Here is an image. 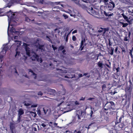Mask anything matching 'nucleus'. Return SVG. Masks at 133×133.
Instances as JSON below:
<instances>
[{"instance_id":"1","label":"nucleus","mask_w":133,"mask_h":133,"mask_svg":"<svg viewBox=\"0 0 133 133\" xmlns=\"http://www.w3.org/2000/svg\"><path fill=\"white\" fill-rule=\"evenodd\" d=\"M61 60L60 61H56L53 60L54 62L56 63V66L57 67L59 66L61 68L63 67V65H73L75 64V59H60Z\"/></svg>"},{"instance_id":"2","label":"nucleus","mask_w":133,"mask_h":133,"mask_svg":"<svg viewBox=\"0 0 133 133\" xmlns=\"http://www.w3.org/2000/svg\"><path fill=\"white\" fill-rule=\"evenodd\" d=\"M104 106V108L102 109L101 111L103 112L104 113H105L107 115L108 113V111H111L115 109V106L114 103L112 101L107 102Z\"/></svg>"},{"instance_id":"3","label":"nucleus","mask_w":133,"mask_h":133,"mask_svg":"<svg viewBox=\"0 0 133 133\" xmlns=\"http://www.w3.org/2000/svg\"><path fill=\"white\" fill-rule=\"evenodd\" d=\"M117 11L119 12L121 11V15H122L123 17L124 18L126 21L129 23V24H132V21L133 20V15H130L129 17H128L124 14L123 13V11L119 9H118L117 10Z\"/></svg>"},{"instance_id":"4","label":"nucleus","mask_w":133,"mask_h":133,"mask_svg":"<svg viewBox=\"0 0 133 133\" xmlns=\"http://www.w3.org/2000/svg\"><path fill=\"white\" fill-rule=\"evenodd\" d=\"M87 40V38L85 36L84 37L83 36L81 37V41L80 46L81 50H83L84 47L87 44L85 42Z\"/></svg>"},{"instance_id":"5","label":"nucleus","mask_w":133,"mask_h":133,"mask_svg":"<svg viewBox=\"0 0 133 133\" xmlns=\"http://www.w3.org/2000/svg\"><path fill=\"white\" fill-rule=\"evenodd\" d=\"M87 11L89 13L93 16H95L96 15H99V13L98 11H95L93 10V8L91 7L87 8Z\"/></svg>"},{"instance_id":"6","label":"nucleus","mask_w":133,"mask_h":133,"mask_svg":"<svg viewBox=\"0 0 133 133\" xmlns=\"http://www.w3.org/2000/svg\"><path fill=\"white\" fill-rule=\"evenodd\" d=\"M9 49V47L8 46L5 45L4 46L2 51L0 52V58H3L5 56L6 52Z\"/></svg>"},{"instance_id":"7","label":"nucleus","mask_w":133,"mask_h":133,"mask_svg":"<svg viewBox=\"0 0 133 133\" xmlns=\"http://www.w3.org/2000/svg\"><path fill=\"white\" fill-rule=\"evenodd\" d=\"M108 41L109 43L108 45L107 44L108 49V52L111 55H112L113 54L114 49L113 48L110 47L112 45V43L111 42L110 39H109Z\"/></svg>"},{"instance_id":"8","label":"nucleus","mask_w":133,"mask_h":133,"mask_svg":"<svg viewBox=\"0 0 133 133\" xmlns=\"http://www.w3.org/2000/svg\"><path fill=\"white\" fill-rule=\"evenodd\" d=\"M117 16L118 17V20L120 21L119 22V23H121L122 24V27L123 28L125 27H126L127 26H128V23H123L124 20H122V19H120L122 17L121 16H120V15H121V12H120V13H119L118 11H117Z\"/></svg>"},{"instance_id":"9","label":"nucleus","mask_w":133,"mask_h":133,"mask_svg":"<svg viewBox=\"0 0 133 133\" xmlns=\"http://www.w3.org/2000/svg\"><path fill=\"white\" fill-rule=\"evenodd\" d=\"M117 45H118V46H117V50H118V52L119 53L122 52V54L125 53L126 52V50L125 48L123 46L120 45H119L118 44H117Z\"/></svg>"},{"instance_id":"10","label":"nucleus","mask_w":133,"mask_h":133,"mask_svg":"<svg viewBox=\"0 0 133 133\" xmlns=\"http://www.w3.org/2000/svg\"><path fill=\"white\" fill-rule=\"evenodd\" d=\"M44 92L45 93H47L50 95H54L56 93V91L54 89L48 88L45 89Z\"/></svg>"},{"instance_id":"11","label":"nucleus","mask_w":133,"mask_h":133,"mask_svg":"<svg viewBox=\"0 0 133 133\" xmlns=\"http://www.w3.org/2000/svg\"><path fill=\"white\" fill-rule=\"evenodd\" d=\"M106 7L108 9V10L111 11L112 10L115 6V4L113 2H109V3H108L106 4Z\"/></svg>"},{"instance_id":"12","label":"nucleus","mask_w":133,"mask_h":133,"mask_svg":"<svg viewBox=\"0 0 133 133\" xmlns=\"http://www.w3.org/2000/svg\"><path fill=\"white\" fill-rule=\"evenodd\" d=\"M43 65L44 68H48L49 66L50 67V69H53L55 68V66L51 63L49 64L46 62H44L43 63Z\"/></svg>"},{"instance_id":"13","label":"nucleus","mask_w":133,"mask_h":133,"mask_svg":"<svg viewBox=\"0 0 133 133\" xmlns=\"http://www.w3.org/2000/svg\"><path fill=\"white\" fill-rule=\"evenodd\" d=\"M16 126L15 123L12 122L10 123V128L11 133H14V130Z\"/></svg>"},{"instance_id":"14","label":"nucleus","mask_w":133,"mask_h":133,"mask_svg":"<svg viewBox=\"0 0 133 133\" xmlns=\"http://www.w3.org/2000/svg\"><path fill=\"white\" fill-rule=\"evenodd\" d=\"M62 77L65 78H72L75 77V74H67L66 76L63 75H60Z\"/></svg>"},{"instance_id":"15","label":"nucleus","mask_w":133,"mask_h":133,"mask_svg":"<svg viewBox=\"0 0 133 133\" xmlns=\"http://www.w3.org/2000/svg\"><path fill=\"white\" fill-rule=\"evenodd\" d=\"M100 10L102 14H104L105 16H111L113 15V14L107 13L104 9H102L101 8H100Z\"/></svg>"},{"instance_id":"16","label":"nucleus","mask_w":133,"mask_h":133,"mask_svg":"<svg viewBox=\"0 0 133 133\" xmlns=\"http://www.w3.org/2000/svg\"><path fill=\"white\" fill-rule=\"evenodd\" d=\"M130 35L131 32L130 31H129L128 34L127 33L125 34V36L124 38V41H129Z\"/></svg>"},{"instance_id":"17","label":"nucleus","mask_w":133,"mask_h":133,"mask_svg":"<svg viewBox=\"0 0 133 133\" xmlns=\"http://www.w3.org/2000/svg\"><path fill=\"white\" fill-rule=\"evenodd\" d=\"M36 111L38 115L40 117H42L44 115V114L43 111L42 109L41 110L37 109Z\"/></svg>"},{"instance_id":"18","label":"nucleus","mask_w":133,"mask_h":133,"mask_svg":"<svg viewBox=\"0 0 133 133\" xmlns=\"http://www.w3.org/2000/svg\"><path fill=\"white\" fill-rule=\"evenodd\" d=\"M118 127L120 128L121 129L124 130L126 128L125 125L123 123H120L118 125Z\"/></svg>"},{"instance_id":"19","label":"nucleus","mask_w":133,"mask_h":133,"mask_svg":"<svg viewBox=\"0 0 133 133\" xmlns=\"http://www.w3.org/2000/svg\"><path fill=\"white\" fill-rule=\"evenodd\" d=\"M18 111V115L21 116V115H23L24 114V110L22 108H20Z\"/></svg>"},{"instance_id":"20","label":"nucleus","mask_w":133,"mask_h":133,"mask_svg":"<svg viewBox=\"0 0 133 133\" xmlns=\"http://www.w3.org/2000/svg\"><path fill=\"white\" fill-rule=\"evenodd\" d=\"M12 12L11 10H10L8 12H7L6 14V15L9 18H12Z\"/></svg>"},{"instance_id":"21","label":"nucleus","mask_w":133,"mask_h":133,"mask_svg":"<svg viewBox=\"0 0 133 133\" xmlns=\"http://www.w3.org/2000/svg\"><path fill=\"white\" fill-rule=\"evenodd\" d=\"M41 126L44 128L45 129H46L47 130L49 128L48 127L49 126V124H46L45 123H43L41 124Z\"/></svg>"},{"instance_id":"22","label":"nucleus","mask_w":133,"mask_h":133,"mask_svg":"<svg viewBox=\"0 0 133 133\" xmlns=\"http://www.w3.org/2000/svg\"><path fill=\"white\" fill-rule=\"evenodd\" d=\"M44 46V45H40L39 43H38L37 45H36V47L38 48V49L42 50Z\"/></svg>"},{"instance_id":"23","label":"nucleus","mask_w":133,"mask_h":133,"mask_svg":"<svg viewBox=\"0 0 133 133\" xmlns=\"http://www.w3.org/2000/svg\"><path fill=\"white\" fill-rule=\"evenodd\" d=\"M25 50L26 52V54L28 56H30V51L28 47H26L25 48Z\"/></svg>"},{"instance_id":"24","label":"nucleus","mask_w":133,"mask_h":133,"mask_svg":"<svg viewBox=\"0 0 133 133\" xmlns=\"http://www.w3.org/2000/svg\"><path fill=\"white\" fill-rule=\"evenodd\" d=\"M129 55H130L131 58H133V47L131 48V50H130Z\"/></svg>"},{"instance_id":"25","label":"nucleus","mask_w":133,"mask_h":133,"mask_svg":"<svg viewBox=\"0 0 133 133\" xmlns=\"http://www.w3.org/2000/svg\"><path fill=\"white\" fill-rule=\"evenodd\" d=\"M93 55H94V57H92V58H96V57H97V58H98V57L100 56H103L102 55H101V54L100 53H99V54H98L95 55L94 54H93L92 55L93 56Z\"/></svg>"},{"instance_id":"26","label":"nucleus","mask_w":133,"mask_h":133,"mask_svg":"<svg viewBox=\"0 0 133 133\" xmlns=\"http://www.w3.org/2000/svg\"><path fill=\"white\" fill-rule=\"evenodd\" d=\"M109 30V28L108 27H107L105 28H103V35H104L105 33L107 31H108Z\"/></svg>"},{"instance_id":"27","label":"nucleus","mask_w":133,"mask_h":133,"mask_svg":"<svg viewBox=\"0 0 133 133\" xmlns=\"http://www.w3.org/2000/svg\"><path fill=\"white\" fill-rule=\"evenodd\" d=\"M64 48V47L63 45H61V46H59L58 48V50L59 51H62L63 50Z\"/></svg>"},{"instance_id":"28","label":"nucleus","mask_w":133,"mask_h":133,"mask_svg":"<svg viewBox=\"0 0 133 133\" xmlns=\"http://www.w3.org/2000/svg\"><path fill=\"white\" fill-rule=\"evenodd\" d=\"M98 66L101 68H103V64L101 62H99L98 64Z\"/></svg>"},{"instance_id":"29","label":"nucleus","mask_w":133,"mask_h":133,"mask_svg":"<svg viewBox=\"0 0 133 133\" xmlns=\"http://www.w3.org/2000/svg\"><path fill=\"white\" fill-rule=\"evenodd\" d=\"M108 111V113H109V114L110 115H113L114 114H115V113L116 112V111Z\"/></svg>"},{"instance_id":"30","label":"nucleus","mask_w":133,"mask_h":133,"mask_svg":"<svg viewBox=\"0 0 133 133\" xmlns=\"http://www.w3.org/2000/svg\"><path fill=\"white\" fill-rule=\"evenodd\" d=\"M32 61H35L37 60V61H38L40 60V62L42 63L43 62L42 59H31Z\"/></svg>"},{"instance_id":"31","label":"nucleus","mask_w":133,"mask_h":133,"mask_svg":"<svg viewBox=\"0 0 133 133\" xmlns=\"http://www.w3.org/2000/svg\"><path fill=\"white\" fill-rule=\"evenodd\" d=\"M42 109L43 111L44 114V115H45L46 114V113L47 112V110L46 109L44 108H43Z\"/></svg>"},{"instance_id":"32","label":"nucleus","mask_w":133,"mask_h":133,"mask_svg":"<svg viewBox=\"0 0 133 133\" xmlns=\"http://www.w3.org/2000/svg\"><path fill=\"white\" fill-rule=\"evenodd\" d=\"M128 93H129V94H131V92H132V89L131 88V86H130L129 87V89H128Z\"/></svg>"},{"instance_id":"33","label":"nucleus","mask_w":133,"mask_h":133,"mask_svg":"<svg viewBox=\"0 0 133 133\" xmlns=\"http://www.w3.org/2000/svg\"><path fill=\"white\" fill-rule=\"evenodd\" d=\"M98 32H103V28H102L101 27L100 28L98 29Z\"/></svg>"},{"instance_id":"34","label":"nucleus","mask_w":133,"mask_h":133,"mask_svg":"<svg viewBox=\"0 0 133 133\" xmlns=\"http://www.w3.org/2000/svg\"><path fill=\"white\" fill-rule=\"evenodd\" d=\"M18 118L17 121L18 123H19L21 122V118L22 116H20L19 115H18Z\"/></svg>"},{"instance_id":"35","label":"nucleus","mask_w":133,"mask_h":133,"mask_svg":"<svg viewBox=\"0 0 133 133\" xmlns=\"http://www.w3.org/2000/svg\"><path fill=\"white\" fill-rule=\"evenodd\" d=\"M82 111H81L80 112V114H81V115H78V114H77V117H78V119H81V115H82Z\"/></svg>"},{"instance_id":"36","label":"nucleus","mask_w":133,"mask_h":133,"mask_svg":"<svg viewBox=\"0 0 133 133\" xmlns=\"http://www.w3.org/2000/svg\"><path fill=\"white\" fill-rule=\"evenodd\" d=\"M31 115L32 116L34 117H35L37 115V114H36V112H32V113Z\"/></svg>"},{"instance_id":"37","label":"nucleus","mask_w":133,"mask_h":133,"mask_svg":"<svg viewBox=\"0 0 133 133\" xmlns=\"http://www.w3.org/2000/svg\"><path fill=\"white\" fill-rule=\"evenodd\" d=\"M33 56L34 57V58H39V56L36 53H35L34 55Z\"/></svg>"},{"instance_id":"38","label":"nucleus","mask_w":133,"mask_h":133,"mask_svg":"<svg viewBox=\"0 0 133 133\" xmlns=\"http://www.w3.org/2000/svg\"><path fill=\"white\" fill-rule=\"evenodd\" d=\"M73 133H81V131L80 130L77 131L76 130H75L74 131Z\"/></svg>"},{"instance_id":"39","label":"nucleus","mask_w":133,"mask_h":133,"mask_svg":"<svg viewBox=\"0 0 133 133\" xmlns=\"http://www.w3.org/2000/svg\"><path fill=\"white\" fill-rule=\"evenodd\" d=\"M72 39L73 41H75L76 40V37L75 36H73L72 37Z\"/></svg>"},{"instance_id":"40","label":"nucleus","mask_w":133,"mask_h":133,"mask_svg":"<svg viewBox=\"0 0 133 133\" xmlns=\"http://www.w3.org/2000/svg\"><path fill=\"white\" fill-rule=\"evenodd\" d=\"M52 47L53 48V50L55 51V50L57 49V48L56 46H55L53 45H52Z\"/></svg>"},{"instance_id":"41","label":"nucleus","mask_w":133,"mask_h":133,"mask_svg":"<svg viewBox=\"0 0 133 133\" xmlns=\"http://www.w3.org/2000/svg\"><path fill=\"white\" fill-rule=\"evenodd\" d=\"M39 41L38 39L35 42H34V44H35V45L36 46V45H37L38 43H39Z\"/></svg>"},{"instance_id":"42","label":"nucleus","mask_w":133,"mask_h":133,"mask_svg":"<svg viewBox=\"0 0 133 133\" xmlns=\"http://www.w3.org/2000/svg\"><path fill=\"white\" fill-rule=\"evenodd\" d=\"M129 87L128 86L127 87H126L125 88V91L127 93L128 92V89H129Z\"/></svg>"},{"instance_id":"43","label":"nucleus","mask_w":133,"mask_h":133,"mask_svg":"<svg viewBox=\"0 0 133 133\" xmlns=\"http://www.w3.org/2000/svg\"><path fill=\"white\" fill-rule=\"evenodd\" d=\"M20 53L18 51H16V54H15V57H16V56L17 55L19 56Z\"/></svg>"},{"instance_id":"44","label":"nucleus","mask_w":133,"mask_h":133,"mask_svg":"<svg viewBox=\"0 0 133 133\" xmlns=\"http://www.w3.org/2000/svg\"><path fill=\"white\" fill-rule=\"evenodd\" d=\"M43 93L41 91H39V92H38V95L42 96L43 95Z\"/></svg>"},{"instance_id":"45","label":"nucleus","mask_w":133,"mask_h":133,"mask_svg":"<svg viewBox=\"0 0 133 133\" xmlns=\"http://www.w3.org/2000/svg\"><path fill=\"white\" fill-rule=\"evenodd\" d=\"M100 1L103 2L105 4H106L107 2L109 0H100Z\"/></svg>"},{"instance_id":"46","label":"nucleus","mask_w":133,"mask_h":133,"mask_svg":"<svg viewBox=\"0 0 133 133\" xmlns=\"http://www.w3.org/2000/svg\"><path fill=\"white\" fill-rule=\"evenodd\" d=\"M122 118H123V117H120V118L119 119V121L118 122H117V124L118 123H119V122H121V121L122 119Z\"/></svg>"},{"instance_id":"47","label":"nucleus","mask_w":133,"mask_h":133,"mask_svg":"<svg viewBox=\"0 0 133 133\" xmlns=\"http://www.w3.org/2000/svg\"><path fill=\"white\" fill-rule=\"evenodd\" d=\"M106 85L105 84H103L102 86V88L103 89H105L106 88Z\"/></svg>"},{"instance_id":"48","label":"nucleus","mask_w":133,"mask_h":133,"mask_svg":"<svg viewBox=\"0 0 133 133\" xmlns=\"http://www.w3.org/2000/svg\"><path fill=\"white\" fill-rule=\"evenodd\" d=\"M66 52L65 50L64 49L62 51V52L64 55H65L66 54Z\"/></svg>"},{"instance_id":"49","label":"nucleus","mask_w":133,"mask_h":133,"mask_svg":"<svg viewBox=\"0 0 133 133\" xmlns=\"http://www.w3.org/2000/svg\"><path fill=\"white\" fill-rule=\"evenodd\" d=\"M69 35V34H68L67 35V36L66 37L65 41H66V42H68V37Z\"/></svg>"},{"instance_id":"50","label":"nucleus","mask_w":133,"mask_h":133,"mask_svg":"<svg viewBox=\"0 0 133 133\" xmlns=\"http://www.w3.org/2000/svg\"><path fill=\"white\" fill-rule=\"evenodd\" d=\"M75 104L76 105H79V103L77 101L75 102Z\"/></svg>"},{"instance_id":"51","label":"nucleus","mask_w":133,"mask_h":133,"mask_svg":"<svg viewBox=\"0 0 133 133\" xmlns=\"http://www.w3.org/2000/svg\"><path fill=\"white\" fill-rule=\"evenodd\" d=\"M93 114V111H92V110H91V112H90V116L91 117H92V115Z\"/></svg>"},{"instance_id":"52","label":"nucleus","mask_w":133,"mask_h":133,"mask_svg":"<svg viewBox=\"0 0 133 133\" xmlns=\"http://www.w3.org/2000/svg\"><path fill=\"white\" fill-rule=\"evenodd\" d=\"M63 16L65 19L68 18V16L66 15H63Z\"/></svg>"},{"instance_id":"53","label":"nucleus","mask_w":133,"mask_h":133,"mask_svg":"<svg viewBox=\"0 0 133 133\" xmlns=\"http://www.w3.org/2000/svg\"><path fill=\"white\" fill-rule=\"evenodd\" d=\"M75 2L77 4H78L79 3V1L78 0H76L75 1Z\"/></svg>"},{"instance_id":"54","label":"nucleus","mask_w":133,"mask_h":133,"mask_svg":"<svg viewBox=\"0 0 133 133\" xmlns=\"http://www.w3.org/2000/svg\"><path fill=\"white\" fill-rule=\"evenodd\" d=\"M32 74L33 75H35V76L34 77V78L35 79L36 78V77H37V75L34 72H33L32 73Z\"/></svg>"},{"instance_id":"55","label":"nucleus","mask_w":133,"mask_h":133,"mask_svg":"<svg viewBox=\"0 0 133 133\" xmlns=\"http://www.w3.org/2000/svg\"><path fill=\"white\" fill-rule=\"evenodd\" d=\"M85 99V97H82L80 99V101H84Z\"/></svg>"},{"instance_id":"56","label":"nucleus","mask_w":133,"mask_h":133,"mask_svg":"<svg viewBox=\"0 0 133 133\" xmlns=\"http://www.w3.org/2000/svg\"><path fill=\"white\" fill-rule=\"evenodd\" d=\"M46 38H48V40L49 41V42H51V40L50 39V38L48 36H46Z\"/></svg>"},{"instance_id":"57","label":"nucleus","mask_w":133,"mask_h":133,"mask_svg":"<svg viewBox=\"0 0 133 133\" xmlns=\"http://www.w3.org/2000/svg\"><path fill=\"white\" fill-rule=\"evenodd\" d=\"M88 45L90 46H92V43L91 42H89Z\"/></svg>"},{"instance_id":"58","label":"nucleus","mask_w":133,"mask_h":133,"mask_svg":"<svg viewBox=\"0 0 133 133\" xmlns=\"http://www.w3.org/2000/svg\"><path fill=\"white\" fill-rule=\"evenodd\" d=\"M94 99V98H89L88 100L89 101H92L93 99Z\"/></svg>"},{"instance_id":"59","label":"nucleus","mask_w":133,"mask_h":133,"mask_svg":"<svg viewBox=\"0 0 133 133\" xmlns=\"http://www.w3.org/2000/svg\"><path fill=\"white\" fill-rule=\"evenodd\" d=\"M77 30H74V31H73L72 32V34H75V33H77Z\"/></svg>"},{"instance_id":"60","label":"nucleus","mask_w":133,"mask_h":133,"mask_svg":"<svg viewBox=\"0 0 133 133\" xmlns=\"http://www.w3.org/2000/svg\"><path fill=\"white\" fill-rule=\"evenodd\" d=\"M16 66H15L14 67V70H15V73H16V74H18V72L17 71V70H16Z\"/></svg>"},{"instance_id":"61","label":"nucleus","mask_w":133,"mask_h":133,"mask_svg":"<svg viewBox=\"0 0 133 133\" xmlns=\"http://www.w3.org/2000/svg\"><path fill=\"white\" fill-rule=\"evenodd\" d=\"M37 106V104L32 105V107H36Z\"/></svg>"},{"instance_id":"62","label":"nucleus","mask_w":133,"mask_h":133,"mask_svg":"<svg viewBox=\"0 0 133 133\" xmlns=\"http://www.w3.org/2000/svg\"><path fill=\"white\" fill-rule=\"evenodd\" d=\"M29 72H31L32 73L33 72V71L32 70H31V69H29Z\"/></svg>"},{"instance_id":"63","label":"nucleus","mask_w":133,"mask_h":133,"mask_svg":"<svg viewBox=\"0 0 133 133\" xmlns=\"http://www.w3.org/2000/svg\"><path fill=\"white\" fill-rule=\"evenodd\" d=\"M117 86L118 87H120L122 86V84H117Z\"/></svg>"},{"instance_id":"64","label":"nucleus","mask_w":133,"mask_h":133,"mask_svg":"<svg viewBox=\"0 0 133 133\" xmlns=\"http://www.w3.org/2000/svg\"><path fill=\"white\" fill-rule=\"evenodd\" d=\"M82 8L83 9H85L86 8V6H85V5H83V6H82Z\"/></svg>"}]
</instances>
